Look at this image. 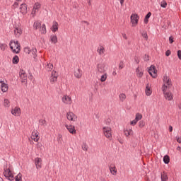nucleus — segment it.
I'll list each match as a JSON object with an SVG mask.
<instances>
[{
	"mask_svg": "<svg viewBox=\"0 0 181 181\" xmlns=\"http://www.w3.org/2000/svg\"><path fill=\"white\" fill-rule=\"evenodd\" d=\"M163 86H162V90L163 91H166L168 88H170L172 86V81L170 80V78L169 76H167L165 75L163 77Z\"/></svg>",
	"mask_w": 181,
	"mask_h": 181,
	"instance_id": "obj_1",
	"label": "nucleus"
},
{
	"mask_svg": "<svg viewBox=\"0 0 181 181\" xmlns=\"http://www.w3.org/2000/svg\"><path fill=\"white\" fill-rule=\"evenodd\" d=\"M9 46L13 53H19L21 52V45L18 41H10Z\"/></svg>",
	"mask_w": 181,
	"mask_h": 181,
	"instance_id": "obj_2",
	"label": "nucleus"
},
{
	"mask_svg": "<svg viewBox=\"0 0 181 181\" xmlns=\"http://www.w3.org/2000/svg\"><path fill=\"white\" fill-rule=\"evenodd\" d=\"M4 175L6 178H7L8 180L13 181L15 180V175H13V173L12 170H11L10 168H4Z\"/></svg>",
	"mask_w": 181,
	"mask_h": 181,
	"instance_id": "obj_3",
	"label": "nucleus"
},
{
	"mask_svg": "<svg viewBox=\"0 0 181 181\" xmlns=\"http://www.w3.org/2000/svg\"><path fill=\"white\" fill-rule=\"evenodd\" d=\"M42 8V4L37 1L34 4L33 11L31 12L32 16H36V13H39V11Z\"/></svg>",
	"mask_w": 181,
	"mask_h": 181,
	"instance_id": "obj_4",
	"label": "nucleus"
},
{
	"mask_svg": "<svg viewBox=\"0 0 181 181\" xmlns=\"http://www.w3.org/2000/svg\"><path fill=\"white\" fill-rule=\"evenodd\" d=\"M103 132L105 137L111 139L112 138V129L110 127H103Z\"/></svg>",
	"mask_w": 181,
	"mask_h": 181,
	"instance_id": "obj_5",
	"label": "nucleus"
},
{
	"mask_svg": "<svg viewBox=\"0 0 181 181\" xmlns=\"http://www.w3.org/2000/svg\"><path fill=\"white\" fill-rule=\"evenodd\" d=\"M58 77H59V74L57 73L56 71H52L51 74V76L49 77V81L51 84H54V83L57 81Z\"/></svg>",
	"mask_w": 181,
	"mask_h": 181,
	"instance_id": "obj_6",
	"label": "nucleus"
},
{
	"mask_svg": "<svg viewBox=\"0 0 181 181\" xmlns=\"http://www.w3.org/2000/svg\"><path fill=\"white\" fill-rule=\"evenodd\" d=\"M11 112L14 117H21L22 111L21 110V107L16 106L11 109Z\"/></svg>",
	"mask_w": 181,
	"mask_h": 181,
	"instance_id": "obj_7",
	"label": "nucleus"
},
{
	"mask_svg": "<svg viewBox=\"0 0 181 181\" xmlns=\"http://www.w3.org/2000/svg\"><path fill=\"white\" fill-rule=\"evenodd\" d=\"M66 118L68 121L76 122L77 121V115L73 113V112H68L66 113Z\"/></svg>",
	"mask_w": 181,
	"mask_h": 181,
	"instance_id": "obj_8",
	"label": "nucleus"
},
{
	"mask_svg": "<svg viewBox=\"0 0 181 181\" xmlns=\"http://www.w3.org/2000/svg\"><path fill=\"white\" fill-rule=\"evenodd\" d=\"M62 103H64V104H66V105H71V103H73L71 98L70 97V95H64L62 97Z\"/></svg>",
	"mask_w": 181,
	"mask_h": 181,
	"instance_id": "obj_9",
	"label": "nucleus"
},
{
	"mask_svg": "<svg viewBox=\"0 0 181 181\" xmlns=\"http://www.w3.org/2000/svg\"><path fill=\"white\" fill-rule=\"evenodd\" d=\"M130 19L132 26H136V25H138V21H139V16L138 14H132Z\"/></svg>",
	"mask_w": 181,
	"mask_h": 181,
	"instance_id": "obj_10",
	"label": "nucleus"
},
{
	"mask_svg": "<svg viewBox=\"0 0 181 181\" xmlns=\"http://www.w3.org/2000/svg\"><path fill=\"white\" fill-rule=\"evenodd\" d=\"M19 76L21 80V83H28V76L26 75V72L21 69L19 73Z\"/></svg>",
	"mask_w": 181,
	"mask_h": 181,
	"instance_id": "obj_11",
	"label": "nucleus"
},
{
	"mask_svg": "<svg viewBox=\"0 0 181 181\" xmlns=\"http://www.w3.org/2000/svg\"><path fill=\"white\" fill-rule=\"evenodd\" d=\"M31 139H33V141L35 142H37L39 139H40V137L39 136V132L37 131L34 130L32 132Z\"/></svg>",
	"mask_w": 181,
	"mask_h": 181,
	"instance_id": "obj_12",
	"label": "nucleus"
},
{
	"mask_svg": "<svg viewBox=\"0 0 181 181\" xmlns=\"http://www.w3.org/2000/svg\"><path fill=\"white\" fill-rule=\"evenodd\" d=\"M65 127L66 128L67 131H69L70 134H72V135L76 134V130L74 126L65 124Z\"/></svg>",
	"mask_w": 181,
	"mask_h": 181,
	"instance_id": "obj_13",
	"label": "nucleus"
},
{
	"mask_svg": "<svg viewBox=\"0 0 181 181\" xmlns=\"http://www.w3.org/2000/svg\"><path fill=\"white\" fill-rule=\"evenodd\" d=\"M136 76L139 78H141L144 76V69L141 66H138L136 69Z\"/></svg>",
	"mask_w": 181,
	"mask_h": 181,
	"instance_id": "obj_14",
	"label": "nucleus"
},
{
	"mask_svg": "<svg viewBox=\"0 0 181 181\" xmlns=\"http://www.w3.org/2000/svg\"><path fill=\"white\" fill-rule=\"evenodd\" d=\"M148 73L153 77V78H156L158 74H156V70L155 69V66H151L148 69Z\"/></svg>",
	"mask_w": 181,
	"mask_h": 181,
	"instance_id": "obj_15",
	"label": "nucleus"
},
{
	"mask_svg": "<svg viewBox=\"0 0 181 181\" xmlns=\"http://www.w3.org/2000/svg\"><path fill=\"white\" fill-rule=\"evenodd\" d=\"M163 94L165 100H168V101H172V100H173V94L172 92L163 91Z\"/></svg>",
	"mask_w": 181,
	"mask_h": 181,
	"instance_id": "obj_16",
	"label": "nucleus"
},
{
	"mask_svg": "<svg viewBox=\"0 0 181 181\" xmlns=\"http://www.w3.org/2000/svg\"><path fill=\"white\" fill-rule=\"evenodd\" d=\"M0 89L2 93H6L8 91V85L4 81H0Z\"/></svg>",
	"mask_w": 181,
	"mask_h": 181,
	"instance_id": "obj_17",
	"label": "nucleus"
},
{
	"mask_svg": "<svg viewBox=\"0 0 181 181\" xmlns=\"http://www.w3.org/2000/svg\"><path fill=\"white\" fill-rule=\"evenodd\" d=\"M124 134L127 138L132 136L134 135V130H132V128L124 129Z\"/></svg>",
	"mask_w": 181,
	"mask_h": 181,
	"instance_id": "obj_18",
	"label": "nucleus"
},
{
	"mask_svg": "<svg viewBox=\"0 0 181 181\" xmlns=\"http://www.w3.org/2000/svg\"><path fill=\"white\" fill-rule=\"evenodd\" d=\"M35 163L37 169H42V158H35Z\"/></svg>",
	"mask_w": 181,
	"mask_h": 181,
	"instance_id": "obj_19",
	"label": "nucleus"
},
{
	"mask_svg": "<svg viewBox=\"0 0 181 181\" xmlns=\"http://www.w3.org/2000/svg\"><path fill=\"white\" fill-rule=\"evenodd\" d=\"M97 70L99 73H105V64H98L97 65Z\"/></svg>",
	"mask_w": 181,
	"mask_h": 181,
	"instance_id": "obj_20",
	"label": "nucleus"
},
{
	"mask_svg": "<svg viewBox=\"0 0 181 181\" xmlns=\"http://www.w3.org/2000/svg\"><path fill=\"white\" fill-rule=\"evenodd\" d=\"M109 170L110 171V173H112L113 176H115V175H117V167H115V164H111L109 166Z\"/></svg>",
	"mask_w": 181,
	"mask_h": 181,
	"instance_id": "obj_21",
	"label": "nucleus"
},
{
	"mask_svg": "<svg viewBox=\"0 0 181 181\" xmlns=\"http://www.w3.org/2000/svg\"><path fill=\"white\" fill-rule=\"evenodd\" d=\"M20 10L23 15H26V13H28V6L26 4H21Z\"/></svg>",
	"mask_w": 181,
	"mask_h": 181,
	"instance_id": "obj_22",
	"label": "nucleus"
},
{
	"mask_svg": "<svg viewBox=\"0 0 181 181\" xmlns=\"http://www.w3.org/2000/svg\"><path fill=\"white\" fill-rule=\"evenodd\" d=\"M82 76H83V71H81V69L80 68L77 69L74 71V76L76 78H81Z\"/></svg>",
	"mask_w": 181,
	"mask_h": 181,
	"instance_id": "obj_23",
	"label": "nucleus"
},
{
	"mask_svg": "<svg viewBox=\"0 0 181 181\" xmlns=\"http://www.w3.org/2000/svg\"><path fill=\"white\" fill-rule=\"evenodd\" d=\"M51 30L53 32V33H55V32L59 30V23L57 21H53Z\"/></svg>",
	"mask_w": 181,
	"mask_h": 181,
	"instance_id": "obj_24",
	"label": "nucleus"
},
{
	"mask_svg": "<svg viewBox=\"0 0 181 181\" xmlns=\"http://www.w3.org/2000/svg\"><path fill=\"white\" fill-rule=\"evenodd\" d=\"M145 93L147 97H149V95H151L152 94V89L151 88V85L149 83H147L146 85Z\"/></svg>",
	"mask_w": 181,
	"mask_h": 181,
	"instance_id": "obj_25",
	"label": "nucleus"
},
{
	"mask_svg": "<svg viewBox=\"0 0 181 181\" xmlns=\"http://www.w3.org/2000/svg\"><path fill=\"white\" fill-rule=\"evenodd\" d=\"M14 34L16 37H19L22 35V28L21 27H17L14 29Z\"/></svg>",
	"mask_w": 181,
	"mask_h": 181,
	"instance_id": "obj_26",
	"label": "nucleus"
},
{
	"mask_svg": "<svg viewBox=\"0 0 181 181\" xmlns=\"http://www.w3.org/2000/svg\"><path fill=\"white\" fill-rule=\"evenodd\" d=\"M97 52L100 56L104 55V53H105V48L103 45H100L97 49Z\"/></svg>",
	"mask_w": 181,
	"mask_h": 181,
	"instance_id": "obj_27",
	"label": "nucleus"
},
{
	"mask_svg": "<svg viewBox=\"0 0 181 181\" xmlns=\"http://www.w3.org/2000/svg\"><path fill=\"white\" fill-rule=\"evenodd\" d=\"M3 105L5 108H9L11 107V101L8 99H4Z\"/></svg>",
	"mask_w": 181,
	"mask_h": 181,
	"instance_id": "obj_28",
	"label": "nucleus"
},
{
	"mask_svg": "<svg viewBox=\"0 0 181 181\" xmlns=\"http://www.w3.org/2000/svg\"><path fill=\"white\" fill-rule=\"evenodd\" d=\"M36 53H37V49H36V48H33L30 49V54L33 57L34 59H36L37 56Z\"/></svg>",
	"mask_w": 181,
	"mask_h": 181,
	"instance_id": "obj_29",
	"label": "nucleus"
},
{
	"mask_svg": "<svg viewBox=\"0 0 181 181\" xmlns=\"http://www.w3.org/2000/svg\"><path fill=\"white\" fill-rule=\"evenodd\" d=\"M40 31L41 32L42 35H46L47 30H46V25L42 24L41 27L40 28Z\"/></svg>",
	"mask_w": 181,
	"mask_h": 181,
	"instance_id": "obj_30",
	"label": "nucleus"
},
{
	"mask_svg": "<svg viewBox=\"0 0 181 181\" xmlns=\"http://www.w3.org/2000/svg\"><path fill=\"white\" fill-rule=\"evenodd\" d=\"M45 69L47 71H52V70H53V64L47 63V64L45 66Z\"/></svg>",
	"mask_w": 181,
	"mask_h": 181,
	"instance_id": "obj_31",
	"label": "nucleus"
},
{
	"mask_svg": "<svg viewBox=\"0 0 181 181\" xmlns=\"http://www.w3.org/2000/svg\"><path fill=\"white\" fill-rule=\"evenodd\" d=\"M151 16H152V13L151 12H148L147 15L145 16L144 23H146V25L148 23V22H149V18H151Z\"/></svg>",
	"mask_w": 181,
	"mask_h": 181,
	"instance_id": "obj_32",
	"label": "nucleus"
},
{
	"mask_svg": "<svg viewBox=\"0 0 181 181\" xmlns=\"http://www.w3.org/2000/svg\"><path fill=\"white\" fill-rule=\"evenodd\" d=\"M107 77H108V74L107 73H105L104 74H103L100 76V81H101V83H104L105 81H106Z\"/></svg>",
	"mask_w": 181,
	"mask_h": 181,
	"instance_id": "obj_33",
	"label": "nucleus"
},
{
	"mask_svg": "<svg viewBox=\"0 0 181 181\" xmlns=\"http://www.w3.org/2000/svg\"><path fill=\"white\" fill-rule=\"evenodd\" d=\"M50 40H51L52 43H54V45H56V43H57V35H51Z\"/></svg>",
	"mask_w": 181,
	"mask_h": 181,
	"instance_id": "obj_34",
	"label": "nucleus"
},
{
	"mask_svg": "<svg viewBox=\"0 0 181 181\" xmlns=\"http://www.w3.org/2000/svg\"><path fill=\"white\" fill-rule=\"evenodd\" d=\"M81 148L83 149V151H84L85 152H87L88 151V145H87V143L86 142H83L82 145H81Z\"/></svg>",
	"mask_w": 181,
	"mask_h": 181,
	"instance_id": "obj_35",
	"label": "nucleus"
},
{
	"mask_svg": "<svg viewBox=\"0 0 181 181\" xmlns=\"http://www.w3.org/2000/svg\"><path fill=\"white\" fill-rule=\"evenodd\" d=\"M12 62L13 64H18L19 63V57H18V55L14 56Z\"/></svg>",
	"mask_w": 181,
	"mask_h": 181,
	"instance_id": "obj_36",
	"label": "nucleus"
},
{
	"mask_svg": "<svg viewBox=\"0 0 181 181\" xmlns=\"http://www.w3.org/2000/svg\"><path fill=\"white\" fill-rule=\"evenodd\" d=\"M42 26V24L40 23V22L39 21H35L34 23V25H33V27H34V29L35 30H37V29H40V28Z\"/></svg>",
	"mask_w": 181,
	"mask_h": 181,
	"instance_id": "obj_37",
	"label": "nucleus"
},
{
	"mask_svg": "<svg viewBox=\"0 0 181 181\" xmlns=\"http://www.w3.org/2000/svg\"><path fill=\"white\" fill-rule=\"evenodd\" d=\"M168 179L166 173L163 172L161 173V181H167Z\"/></svg>",
	"mask_w": 181,
	"mask_h": 181,
	"instance_id": "obj_38",
	"label": "nucleus"
},
{
	"mask_svg": "<svg viewBox=\"0 0 181 181\" xmlns=\"http://www.w3.org/2000/svg\"><path fill=\"white\" fill-rule=\"evenodd\" d=\"M163 162H164V163H165V165H168V163H169L170 162V158H169V156L165 155L163 157Z\"/></svg>",
	"mask_w": 181,
	"mask_h": 181,
	"instance_id": "obj_39",
	"label": "nucleus"
},
{
	"mask_svg": "<svg viewBox=\"0 0 181 181\" xmlns=\"http://www.w3.org/2000/svg\"><path fill=\"white\" fill-rule=\"evenodd\" d=\"M127 99V95H125V93H121L119 95V100H120V101H125V100Z\"/></svg>",
	"mask_w": 181,
	"mask_h": 181,
	"instance_id": "obj_40",
	"label": "nucleus"
},
{
	"mask_svg": "<svg viewBox=\"0 0 181 181\" xmlns=\"http://www.w3.org/2000/svg\"><path fill=\"white\" fill-rule=\"evenodd\" d=\"M15 181H23L22 180V174L19 173L16 177H14Z\"/></svg>",
	"mask_w": 181,
	"mask_h": 181,
	"instance_id": "obj_41",
	"label": "nucleus"
},
{
	"mask_svg": "<svg viewBox=\"0 0 181 181\" xmlns=\"http://www.w3.org/2000/svg\"><path fill=\"white\" fill-rule=\"evenodd\" d=\"M136 121L138 122V121H141V119H142V115H141V113H136V117L135 119Z\"/></svg>",
	"mask_w": 181,
	"mask_h": 181,
	"instance_id": "obj_42",
	"label": "nucleus"
},
{
	"mask_svg": "<svg viewBox=\"0 0 181 181\" xmlns=\"http://www.w3.org/2000/svg\"><path fill=\"white\" fill-rule=\"evenodd\" d=\"M140 33L146 40H148V34L146 31H141Z\"/></svg>",
	"mask_w": 181,
	"mask_h": 181,
	"instance_id": "obj_43",
	"label": "nucleus"
},
{
	"mask_svg": "<svg viewBox=\"0 0 181 181\" xmlns=\"http://www.w3.org/2000/svg\"><path fill=\"white\" fill-rule=\"evenodd\" d=\"M40 125H42V127H45L47 124L46 120L45 119H40L39 120Z\"/></svg>",
	"mask_w": 181,
	"mask_h": 181,
	"instance_id": "obj_44",
	"label": "nucleus"
},
{
	"mask_svg": "<svg viewBox=\"0 0 181 181\" xmlns=\"http://www.w3.org/2000/svg\"><path fill=\"white\" fill-rule=\"evenodd\" d=\"M125 67V64H124V62L123 61H121L119 63V70H122V69H124Z\"/></svg>",
	"mask_w": 181,
	"mask_h": 181,
	"instance_id": "obj_45",
	"label": "nucleus"
},
{
	"mask_svg": "<svg viewBox=\"0 0 181 181\" xmlns=\"http://www.w3.org/2000/svg\"><path fill=\"white\" fill-rule=\"evenodd\" d=\"M139 128H144L145 127V121L141 120L139 122Z\"/></svg>",
	"mask_w": 181,
	"mask_h": 181,
	"instance_id": "obj_46",
	"label": "nucleus"
},
{
	"mask_svg": "<svg viewBox=\"0 0 181 181\" xmlns=\"http://www.w3.org/2000/svg\"><path fill=\"white\" fill-rule=\"evenodd\" d=\"M30 50H31L30 48H29L28 47H26L24 48V52L27 54H30Z\"/></svg>",
	"mask_w": 181,
	"mask_h": 181,
	"instance_id": "obj_47",
	"label": "nucleus"
},
{
	"mask_svg": "<svg viewBox=\"0 0 181 181\" xmlns=\"http://www.w3.org/2000/svg\"><path fill=\"white\" fill-rule=\"evenodd\" d=\"M160 6L161 8H166V6H168V3H166V1H162L160 4Z\"/></svg>",
	"mask_w": 181,
	"mask_h": 181,
	"instance_id": "obj_48",
	"label": "nucleus"
},
{
	"mask_svg": "<svg viewBox=\"0 0 181 181\" xmlns=\"http://www.w3.org/2000/svg\"><path fill=\"white\" fill-rule=\"evenodd\" d=\"M138 122L136 121V119H134V120L130 122V125H132L133 127H135V124H137Z\"/></svg>",
	"mask_w": 181,
	"mask_h": 181,
	"instance_id": "obj_49",
	"label": "nucleus"
},
{
	"mask_svg": "<svg viewBox=\"0 0 181 181\" xmlns=\"http://www.w3.org/2000/svg\"><path fill=\"white\" fill-rule=\"evenodd\" d=\"M0 49H1V50H5V49H6V45L1 44Z\"/></svg>",
	"mask_w": 181,
	"mask_h": 181,
	"instance_id": "obj_50",
	"label": "nucleus"
},
{
	"mask_svg": "<svg viewBox=\"0 0 181 181\" xmlns=\"http://www.w3.org/2000/svg\"><path fill=\"white\" fill-rule=\"evenodd\" d=\"M176 140L178 144H181V136H176Z\"/></svg>",
	"mask_w": 181,
	"mask_h": 181,
	"instance_id": "obj_51",
	"label": "nucleus"
},
{
	"mask_svg": "<svg viewBox=\"0 0 181 181\" xmlns=\"http://www.w3.org/2000/svg\"><path fill=\"white\" fill-rule=\"evenodd\" d=\"M62 138H63V136H62V134H58L57 141H62Z\"/></svg>",
	"mask_w": 181,
	"mask_h": 181,
	"instance_id": "obj_52",
	"label": "nucleus"
},
{
	"mask_svg": "<svg viewBox=\"0 0 181 181\" xmlns=\"http://www.w3.org/2000/svg\"><path fill=\"white\" fill-rule=\"evenodd\" d=\"M122 36L123 38L125 39V40H128V36H127V34L122 33Z\"/></svg>",
	"mask_w": 181,
	"mask_h": 181,
	"instance_id": "obj_53",
	"label": "nucleus"
},
{
	"mask_svg": "<svg viewBox=\"0 0 181 181\" xmlns=\"http://www.w3.org/2000/svg\"><path fill=\"white\" fill-rule=\"evenodd\" d=\"M177 56H178V59H180V60H181V51L180 50L177 51Z\"/></svg>",
	"mask_w": 181,
	"mask_h": 181,
	"instance_id": "obj_54",
	"label": "nucleus"
},
{
	"mask_svg": "<svg viewBox=\"0 0 181 181\" xmlns=\"http://www.w3.org/2000/svg\"><path fill=\"white\" fill-rule=\"evenodd\" d=\"M165 56H167V57L170 56V50H167L165 52Z\"/></svg>",
	"mask_w": 181,
	"mask_h": 181,
	"instance_id": "obj_55",
	"label": "nucleus"
},
{
	"mask_svg": "<svg viewBox=\"0 0 181 181\" xmlns=\"http://www.w3.org/2000/svg\"><path fill=\"white\" fill-rule=\"evenodd\" d=\"M37 149H39V148L40 149V148H42V144L40 143H37Z\"/></svg>",
	"mask_w": 181,
	"mask_h": 181,
	"instance_id": "obj_56",
	"label": "nucleus"
},
{
	"mask_svg": "<svg viewBox=\"0 0 181 181\" xmlns=\"http://www.w3.org/2000/svg\"><path fill=\"white\" fill-rule=\"evenodd\" d=\"M168 129L170 132H172V131H173V127L172 126H169Z\"/></svg>",
	"mask_w": 181,
	"mask_h": 181,
	"instance_id": "obj_57",
	"label": "nucleus"
},
{
	"mask_svg": "<svg viewBox=\"0 0 181 181\" xmlns=\"http://www.w3.org/2000/svg\"><path fill=\"white\" fill-rule=\"evenodd\" d=\"M121 4V6H123L124 0H119Z\"/></svg>",
	"mask_w": 181,
	"mask_h": 181,
	"instance_id": "obj_58",
	"label": "nucleus"
},
{
	"mask_svg": "<svg viewBox=\"0 0 181 181\" xmlns=\"http://www.w3.org/2000/svg\"><path fill=\"white\" fill-rule=\"evenodd\" d=\"M177 151H178V152H181V147L180 146H177Z\"/></svg>",
	"mask_w": 181,
	"mask_h": 181,
	"instance_id": "obj_59",
	"label": "nucleus"
},
{
	"mask_svg": "<svg viewBox=\"0 0 181 181\" xmlns=\"http://www.w3.org/2000/svg\"><path fill=\"white\" fill-rule=\"evenodd\" d=\"M170 43H172L173 42V38L172 37H169Z\"/></svg>",
	"mask_w": 181,
	"mask_h": 181,
	"instance_id": "obj_60",
	"label": "nucleus"
},
{
	"mask_svg": "<svg viewBox=\"0 0 181 181\" xmlns=\"http://www.w3.org/2000/svg\"><path fill=\"white\" fill-rule=\"evenodd\" d=\"M112 76H117V71H114L112 72Z\"/></svg>",
	"mask_w": 181,
	"mask_h": 181,
	"instance_id": "obj_61",
	"label": "nucleus"
},
{
	"mask_svg": "<svg viewBox=\"0 0 181 181\" xmlns=\"http://www.w3.org/2000/svg\"><path fill=\"white\" fill-rule=\"evenodd\" d=\"M19 4H18V2H15L13 4V6H18Z\"/></svg>",
	"mask_w": 181,
	"mask_h": 181,
	"instance_id": "obj_62",
	"label": "nucleus"
},
{
	"mask_svg": "<svg viewBox=\"0 0 181 181\" xmlns=\"http://www.w3.org/2000/svg\"><path fill=\"white\" fill-rule=\"evenodd\" d=\"M135 61L137 64H139V61L138 59H135Z\"/></svg>",
	"mask_w": 181,
	"mask_h": 181,
	"instance_id": "obj_63",
	"label": "nucleus"
},
{
	"mask_svg": "<svg viewBox=\"0 0 181 181\" xmlns=\"http://www.w3.org/2000/svg\"><path fill=\"white\" fill-rule=\"evenodd\" d=\"M178 108H179L180 110H181V103H180V104L178 105Z\"/></svg>",
	"mask_w": 181,
	"mask_h": 181,
	"instance_id": "obj_64",
	"label": "nucleus"
}]
</instances>
